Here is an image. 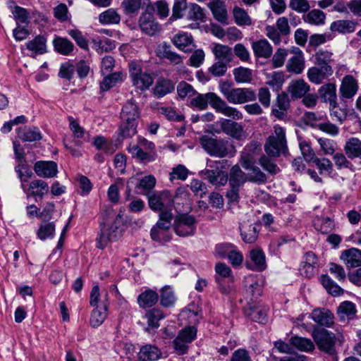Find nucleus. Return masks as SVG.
<instances>
[{
    "mask_svg": "<svg viewBox=\"0 0 361 361\" xmlns=\"http://www.w3.org/2000/svg\"><path fill=\"white\" fill-rule=\"evenodd\" d=\"M291 52L293 56L288 59L286 70L291 73L300 74L305 68L304 55L299 48H293Z\"/></svg>",
    "mask_w": 361,
    "mask_h": 361,
    "instance_id": "obj_17",
    "label": "nucleus"
},
{
    "mask_svg": "<svg viewBox=\"0 0 361 361\" xmlns=\"http://www.w3.org/2000/svg\"><path fill=\"white\" fill-rule=\"evenodd\" d=\"M18 177L21 181V187L27 197H33L35 201L42 200L44 195L49 192V185L43 180L37 179L31 181L28 187L25 185V180L23 178V173L18 171Z\"/></svg>",
    "mask_w": 361,
    "mask_h": 361,
    "instance_id": "obj_9",
    "label": "nucleus"
},
{
    "mask_svg": "<svg viewBox=\"0 0 361 361\" xmlns=\"http://www.w3.org/2000/svg\"><path fill=\"white\" fill-rule=\"evenodd\" d=\"M266 83L275 90L278 91L281 88L285 79L284 75L281 71H274L270 73H267L266 75Z\"/></svg>",
    "mask_w": 361,
    "mask_h": 361,
    "instance_id": "obj_48",
    "label": "nucleus"
},
{
    "mask_svg": "<svg viewBox=\"0 0 361 361\" xmlns=\"http://www.w3.org/2000/svg\"><path fill=\"white\" fill-rule=\"evenodd\" d=\"M290 343L300 351L311 352L314 349V343L304 337L293 336L290 338Z\"/></svg>",
    "mask_w": 361,
    "mask_h": 361,
    "instance_id": "obj_47",
    "label": "nucleus"
},
{
    "mask_svg": "<svg viewBox=\"0 0 361 361\" xmlns=\"http://www.w3.org/2000/svg\"><path fill=\"white\" fill-rule=\"evenodd\" d=\"M344 151L348 158L361 159V141L356 137L350 138L344 146Z\"/></svg>",
    "mask_w": 361,
    "mask_h": 361,
    "instance_id": "obj_37",
    "label": "nucleus"
},
{
    "mask_svg": "<svg viewBox=\"0 0 361 361\" xmlns=\"http://www.w3.org/2000/svg\"><path fill=\"white\" fill-rule=\"evenodd\" d=\"M187 17L189 20H203L204 14L202 8L196 4H189Z\"/></svg>",
    "mask_w": 361,
    "mask_h": 361,
    "instance_id": "obj_61",
    "label": "nucleus"
},
{
    "mask_svg": "<svg viewBox=\"0 0 361 361\" xmlns=\"http://www.w3.org/2000/svg\"><path fill=\"white\" fill-rule=\"evenodd\" d=\"M246 174L238 165L233 166L230 170L229 185L231 187L240 188L247 180Z\"/></svg>",
    "mask_w": 361,
    "mask_h": 361,
    "instance_id": "obj_36",
    "label": "nucleus"
},
{
    "mask_svg": "<svg viewBox=\"0 0 361 361\" xmlns=\"http://www.w3.org/2000/svg\"><path fill=\"white\" fill-rule=\"evenodd\" d=\"M173 214L171 212H163L159 214V219L151 229L152 240L164 243L171 240L172 235L169 232Z\"/></svg>",
    "mask_w": 361,
    "mask_h": 361,
    "instance_id": "obj_8",
    "label": "nucleus"
},
{
    "mask_svg": "<svg viewBox=\"0 0 361 361\" xmlns=\"http://www.w3.org/2000/svg\"><path fill=\"white\" fill-rule=\"evenodd\" d=\"M36 234L37 238L42 241L52 239L55 235L54 222H44L41 224Z\"/></svg>",
    "mask_w": 361,
    "mask_h": 361,
    "instance_id": "obj_43",
    "label": "nucleus"
},
{
    "mask_svg": "<svg viewBox=\"0 0 361 361\" xmlns=\"http://www.w3.org/2000/svg\"><path fill=\"white\" fill-rule=\"evenodd\" d=\"M305 23L315 26L325 24L326 14L319 9H312L303 16Z\"/></svg>",
    "mask_w": 361,
    "mask_h": 361,
    "instance_id": "obj_41",
    "label": "nucleus"
},
{
    "mask_svg": "<svg viewBox=\"0 0 361 361\" xmlns=\"http://www.w3.org/2000/svg\"><path fill=\"white\" fill-rule=\"evenodd\" d=\"M100 83L102 91H107L123 81V73L121 71L106 74Z\"/></svg>",
    "mask_w": 361,
    "mask_h": 361,
    "instance_id": "obj_42",
    "label": "nucleus"
},
{
    "mask_svg": "<svg viewBox=\"0 0 361 361\" xmlns=\"http://www.w3.org/2000/svg\"><path fill=\"white\" fill-rule=\"evenodd\" d=\"M18 137L25 142H33L42 139L41 133L37 128L20 130L18 132Z\"/></svg>",
    "mask_w": 361,
    "mask_h": 361,
    "instance_id": "obj_57",
    "label": "nucleus"
},
{
    "mask_svg": "<svg viewBox=\"0 0 361 361\" xmlns=\"http://www.w3.org/2000/svg\"><path fill=\"white\" fill-rule=\"evenodd\" d=\"M319 94L322 100L330 104L337 102L336 87L334 83L324 84L319 89Z\"/></svg>",
    "mask_w": 361,
    "mask_h": 361,
    "instance_id": "obj_32",
    "label": "nucleus"
},
{
    "mask_svg": "<svg viewBox=\"0 0 361 361\" xmlns=\"http://www.w3.org/2000/svg\"><path fill=\"white\" fill-rule=\"evenodd\" d=\"M235 245L230 243H222L216 245L214 254L219 258H227L228 255L233 251Z\"/></svg>",
    "mask_w": 361,
    "mask_h": 361,
    "instance_id": "obj_59",
    "label": "nucleus"
},
{
    "mask_svg": "<svg viewBox=\"0 0 361 361\" xmlns=\"http://www.w3.org/2000/svg\"><path fill=\"white\" fill-rule=\"evenodd\" d=\"M214 18L222 24H228V13L226 6L221 0H213L208 4Z\"/></svg>",
    "mask_w": 361,
    "mask_h": 361,
    "instance_id": "obj_27",
    "label": "nucleus"
},
{
    "mask_svg": "<svg viewBox=\"0 0 361 361\" xmlns=\"http://www.w3.org/2000/svg\"><path fill=\"white\" fill-rule=\"evenodd\" d=\"M332 73L331 66L330 65H325L309 68L307 75L310 82L319 85L330 77Z\"/></svg>",
    "mask_w": 361,
    "mask_h": 361,
    "instance_id": "obj_15",
    "label": "nucleus"
},
{
    "mask_svg": "<svg viewBox=\"0 0 361 361\" xmlns=\"http://www.w3.org/2000/svg\"><path fill=\"white\" fill-rule=\"evenodd\" d=\"M171 199L168 192H154L148 197V202L149 207L154 211L169 212L164 210L167 203H171Z\"/></svg>",
    "mask_w": 361,
    "mask_h": 361,
    "instance_id": "obj_19",
    "label": "nucleus"
},
{
    "mask_svg": "<svg viewBox=\"0 0 361 361\" xmlns=\"http://www.w3.org/2000/svg\"><path fill=\"white\" fill-rule=\"evenodd\" d=\"M246 267L252 271H262L267 268L265 255L260 249L250 251L249 259L246 261Z\"/></svg>",
    "mask_w": 361,
    "mask_h": 361,
    "instance_id": "obj_13",
    "label": "nucleus"
},
{
    "mask_svg": "<svg viewBox=\"0 0 361 361\" xmlns=\"http://www.w3.org/2000/svg\"><path fill=\"white\" fill-rule=\"evenodd\" d=\"M212 52L218 61L230 63L233 59L232 49L226 45L215 44L212 48Z\"/></svg>",
    "mask_w": 361,
    "mask_h": 361,
    "instance_id": "obj_39",
    "label": "nucleus"
},
{
    "mask_svg": "<svg viewBox=\"0 0 361 361\" xmlns=\"http://www.w3.org/2000/svg\"><path fill=\"white\" fill-rule=\"evenodd\" d=\"M357 80L351 75L344 76L339 88L343 99H352L357 92Z\"/></svg>",
    "mask_w": 361,
    "mask_h": 361,
    "instance_id": "obj_16",
    "label": "nucleus"
},
{
    "mask_svg": "<svg viewBox=\"0 0 361 361\" xmlns=\"http://www.w3.org/2000/svg\"><path fill=\"white\" fill-rule=\"evenodd\" d=\"M36 174L42 178H53L58 173V166L53 161H39L34 165Z\"/></svg>",
    "mask_w": 361,
    "mask_h": 361,
    "instance_id": "obj_18",
    "label": "nucleus"
},
{
    "mask_svg": "<svg viewBox=\"0 0 361 361\" xmlns=\"http://www.w3.org/2000/svg\"><path fill=\"white\" fill-rule=\"evenodd\" d=\"M235 23L239 26H250L252 20L247 13L243 8L235 6L233 10Z\"/></svg>",
    "mask_w": 361,
    "mask_h": 361,
    "instance_id": "obj_52",
    "label": "nucleus"
},
{
    "mask_svg": "<svg viewBox=\"0 0 361 361\" xmlns=\"http://www.w3.org/2000/svg\"><path fill=\"white\" fill-rule=\"evenodd\" d=\"M259 164L265 171L271 174H276L279 171V168L275 162L265 155H262L260 157Z\"/></svg>",
    "mask_w": 361,
    "mask_h": 361,
    "instance_id": "obj_62",
    "label": "nucleus"
},
{
    "mask_svg": "<svg viewBox=\"0 0 361 361\" xmlns=\"http://www.w3.org/2000/svg\"><path fill=\"white\" fill-rule=\"evenodd\" d=\"M196 229V220L192 215L180 214L174 219V230L176 233L182 237L192 235Z\"/></svg>",
    "mask_w": 361,
    "mask_h": 361,
    "instance_id": "obj_10",
    "label": "nucleus"
},
{
    "mask_svg": "<svg viewBox=\"0 0 361 361\" xmlns=\"http://www.w3.org/2000/svg\"><path fill=\"white\" fill-rule=\"evenodd\" d=\"M52 43L55 51L62 55H69L74 49V45L70 40L59 36L54 38Z\"/></svg>",
    "mask_w": 361,
    "mask_h": 361,
    "instance_id": "obj_38",
    "label": "nucleus"
},
{
    "mask_svg": "<svg viewBox=\"0 0 361 361\" xmlns=\"http://www.w3.org/2000/svg\"><path fill=\"white\" fill-rule=\"evenodd\" d=\"M313 163L317 166L322 175H330L333 171V164L326 158H317Z\"/></svg>",
    "mask_w": 361,
    "mask_h": 361,
    "instance_id": "obj_60",
    "label": "nucleus"
},
{
    "mask_svg": "<svg viewBox=\"0 0 361 361\" xmlns=\"http://www.w3.org/2000/svg\"><path fill=\"white\" fill-rule=\"evenodd\" d=\"M202 147L210 155L217 157H224L234 152V147L228 140L218 139L214 135H202L200 138Z\"/></svg>",
    "mask_w": 361,
    "mask_h": 361,
    "instance_id": "obj_5",
    "label": "nucleus"
},
{
    "mask_svg": "<svg viewBox=\"0 0 361 361\" xmlns=\"http://www.w3.org/2000/svg\"><path fill=\"white\" fill-rule=\"evenodd\" d=\"M233 76L238 83H250L252 80V71L245 67L235 68Z\"/></svg>",
    "mask_w": 361,
    "mask_h": 361,
    "instance_id": "obj_54",
    "label": "nucleus"
},
{
    "mask_svg": "<svg viewBox=\"0 0 361 361\" xmlns=\"http://www.w3.org/2000/svg\"><path fill=\"white\" fill-rule=\"evenodd\" d=\"M312 337L318 349L328 355L335 354L336 352V345L338 343L341 345L344 340L341 334L338 333L336 334L325 329H314L312 333Z\"/></svg>",
    "mask_w": 361,
    "mask_h": 361,
    "instance_id": "obj_2",
    "label": "nucleus"
},
{
    "mask_svg": "<svg viewBox=\"0 0 361 361\" xmlns=\"http://www.w3.org/2000/svg\"><path fill=\"white\" fill-rule=\"evenodd\" d=\"M140 112L136 104L133 101H128L123 106L120 126L121 135L123 137H131L137 133V120Z\"/></svg>",
    "mask_w": 361,
    "mask_h": 361,
    "instance_id": "obj_3",
    "label": "nucleus"
},
{
    "mask_svg": "<svg viewBox=\"0 0 361 361\" xmlns=\"http://www.w3.org/2000/svg\"><path fill=\"white\" fill-rule=\"evenodd\" d=\"M130 75L133 85L140 90L148 89L153 83L152 77L145 72H142L137 63L133 62L129 67Z\"/></svg>",
    "mask_w": 361,
    "mask_h": 361,
    "instance_id": "obj_11",
    "label": "nucleus"
},
{
    "mask_svg": "<svg viewBox=\"0 0 361 361\" xmlns=\"http://www.w3.org/2000/svg\"><path fill=\"white\" fill-rule=\"evenodd\" d=\"M128 151L133 157L144 163L153 161L157 158V153L147 152L137 145H130L128 147Z\"/></svg>",
    "mask_w": 361,
    "mask_h": 361,
    "instance_id": "obj_33",
    "label": "nucleus"
},
{
    "mask_svg": "<svg viewBox=\"0 0 361 361\" xmlns=\"http://www.w3.org/2000/svg\"><path fill=\"white\" fill-rule=\"evenodd\" d=\"M256 99V93L250 87H237L233 89L227 101L233 104H242Z\"/></svg>",
    "mask_w": 361,
    "mask_h": 361,
    "instance_id": "obj_12",
    "label": "nucleus"
},
{
    "mask_svg": "<svg viewBox=\"0 0 361 361\" xmlns=\"http://www.w3.org/2000/svg\"><path fill=\"white\" fill-rule=\"evenodd\" d=\"M337 312L342 319H352L356 314L355 305L352 302L345 301L340 304Z\"/></svg>",
    "mask_w": 361,
    "mask_h": 361,
    "instance_id": "obj_51",
    "label": "nucleus"
},
{
    "mask_svg": "<svg viewBox=\"0 0 361 361\" xmlns=\"http://www.w3.org/2000/svg\"><path fill=\"white\" fill-rule=\"evenodd\" d=\"M226 160H207V164L211 169L201 171V174L216 188L224 186L228 182V173L224 170Z\"/></svg>",
    "mask_w": 361,
    "mask_h": 361,
    "instance_id": "obj_6",
    "label": "nucleus"
},
{
    "mask_svg": "<svg viewBox=\"0 0 361 361\" xmlns=\"http://www.w3.org/2000/svg\"><path fill=\"white\" fill-rule=\"evenodd\" d=\"M310 317L318 324L326 327H331L334 323V314L326 309H314Z\"/></svg>",
    "mask_w": 361,
    "mask_h": 361,
    "instance_id": "obj_22",
    "label": "nucleus"
},
{
    "mask_svg": "<svg viewBox=\"0 0 361 361\" xmlns=\"http://www.w3.org/2000/svg\"><path fill=\"white\" fill-rule=\"evenodd\" d=\"M288 50L284 48H279L274 54L271 63L275 68L282 67L288 56Z\"/></svg>",
    "mask_w": 361,
    "mask_h": 361,
    "instance_id": "obj_63",
    "label": "nucleus"
},
{
    "mask_svg": "<svg viewBox=\"0 0 361 361\" xmlns=\"http://www.w3.org/2000/svg\"><path fill=\"white\" fill-rule=\"evenodd\" d=\"M105 300L102 307H97L92 312L90 317V325L97 328L99 327L104 322L107 317V311L109 307L108 293H105Z\"/></svg>",
    "mask_w": 361,
    "mask_h": 361,
    "instance_id": "obj_24",
    "label": "nucleus"
},
{
    "mask_svg": "<svg viewBox=\"0 0 361 361\" xmlns=\"http://www.w3.org/2000/svg\"><path fill=\"white\" fill-rule=\"evenodd\" d=\"M235 55L243 62L250 63V54L247 48L243 44L238 43L234 46Z\"/></svg>",
    "mask_w": 361,
    "mask_h": 361,
    "instance_id": "obj_64",
    "label": "nucleus"
},
{
    "mask_svg": "<svg viewBox=\"0 0 361 361\" xmlns=\"http://www.w3.org/2000/svg\"><path fill=\"white\" fill-rule=\"evenodd\" d=\"M157 56L166 59L173 65H179L183 63V57L171 49L170 45L166 43L161 44L157 49Z\"/></svg>",
    "mask_w": 361,
    "mask_h": 361,
    "instance_id": "obj_29",
    "label": "nucleus"
},
{
    "mask_svg": "<svg viewBox=\"0 0 361 361\" xmlns=\"http://www.w3.org/2000/svg\"><path fill=\"white\" fill-rule=\"evenodd\" d=\"M176 298L172 288L169 286H165L161 290L160 303L165 307H173L176 302Z\"/></svg>",
    "mask_w": 361,
    "mask_h": 361,
    "instance_id": "obj_49",
    "label": "nucleus"
},
{
    "mask_svg": "<svg viewBox=\"0 0 361 361\" xmlns=\"http://www.w3.org/2000/svg\"><path fill=\"white\" fill-rule=\"evenodd\" d=\"M320 281L324 288L332 295L338 296L343 293L342 288L329 276L322 275L321 276Z\"/></svg>",
    "mask_w": 361,
    "mask_h": 361,
    "instance_id": "obj_56",
    "label": "nucleus"
},
{
    "mask_svg": "<svg viewBox=\"0 0 361 361\" xmlns=\"http://www.w3.org/2000/svg\"><path fill=\"white\" fill-rule=\"evenodd\" d=\"M340 258L349 268L361 266V250L357 248L343 250Z\"/></svg>",
    "mask_w": 361,
    "mask_h": 361,
    "instance_id": "obj_25",
    "label": "nucleus"
},
{
    "mask_svg": "<svg viewBox=\"0 0 361 361\" xmlns=\"http://www.w3.org/2000/svg\"><path fill=\"white\" fill-rule=\"evenodd\" d=\"M171 42L177 49L184 52H190L195 47L191 34L183 31L175 34L171 39Z\"/></svg>",
    "mask_w": 361,
    "mask_h": 361,
    "instance_id": "obj_14",
    "label": "nucleus"
},
{
    "mask_svg": "<svg viewBox=\"0 0 361 361\" xmlns=\"http://www.w3.org/2000/svg\"><path fill=\"white\" fill-rule=\"evenodd\" d=\"M330 29L333 32L339 33H350L355 31V24L350 20H338L331 24Z\"/></svg>",
    "mask_w": 361,
    "mask_h": 361,
    "instance_id": "obj_45",
    "label": "nucleus"
},
{
    "mask_svg": "<svg viewBox=\"0 0 361 361\" xmlns=\"http://www.w3.org/2000/svg\"><path fill=\"white\" fill-rule=\"evenodd\" d=\"M259 151V146L256 142H252L245 146L242 152L240 159L241 164L245 169H249L253 165Z\"/></svg>",
    "mask_w": 361,
    "mask_h": 361,
    "instance_id": "obj_21",
    "label": "nucleus"
},
{
    "mask_svg": "<svg viewBox=\"0 0 361 361\" xmlns=\"http://www.w3.org/2000/svg\"><path fill=\"white\" fill-rule=\"evenodd\" d=\"M123 230L120 220L116 219L111 224H104L96 239L97 248H105L109 243L118 240L122 235Z\"/></svg>",
    "mask_w": 361,
    "mask_h": 361,
    "instance_id": "obj_7",
    "label": "nucleus"
},
{
    "mask_svg": "<svg viewBox=\"0 0 361 361\" xmlns=\"http://www.w3.org/2000/svg\"><path fill=\"white\" fill-rule=\"evenodd\" d=\"M120 20V15L113 8H109L99 16V21L103 25L118 24Z\"/></svg>",
    "mask_w": 361,
    "mask_h": 361,
    "instance_id": "obj_53",
    "label": "nucleus"
},
{
    "mask_svg": "<svg viewBox=\"0 0 361 361\" xmlns=\"http://www.w3.org/2000/svg\"><path fill=\"white\" fill-rule=\"evenodd\" d=\"M310 90V85L302 79L291 81L288 86V92L293 99L302 98Z\"/></svg>",
    "mask_w": 361,
    "mask_h": 361,
    "instance_id": "obj_26",
    "label": "nucleus"
},
{
    "mask_svg": "<svg viewBox=\"0 0 361 361\" xmlns=\"http://www.w3.org/2000/svg\"><path fill=\"white\" fill-rule=\"evenodd\" d=\"M174 90L173 83L169 80H160L157 82L154 90V94L160 98L171 92Z\"/></svg>",
    "mask_w": 361,
    "mask_h": 361,
    "instance_id": "obj_55",
    "label": "nucleus"
},
{
    "mask_svg": "<svg viewBox=\"0 0 361 361\" xmlns=\"http://www.w3.org/2000/svg\"><path fill=\"white\" fill-rule=\"evenodd\" d=\"M161 355L159 349L152 345L142 346L139 352V357L142 361H155L159 360Z\"/></svg>",
    "mask_w": 361,
    "mask_h": 361,
    "instance_id": "obj_40",
    "label": "nucleus"
},
{
    "mask_svg": "<svg viewBox=\"0 0 361 361\" xmlns=\"http://www.w3.org/2000/svg\"><path fill=\"white\" fill-rule=\"evenodd\" d=\"M190 104L200 110L205 109L209 104L216 112L221 113L227 117H231L234 120L243 118V114L240 111L236 108L228 106L225 101L213 92L197 94L191 99Z\"/></svg>",
    "mask_w": 361,
    "mask_h": 361,
    "instance_id": "obj_1",
    "label": "nucleus"
},
{
    "mask_svg": "<svg viewBox=\"0 0 361 361\" xmlns=\"http://www.w3.org/2000/svg\"><path fill=\"white\" fill-rule=\"evenodd\" d=\"M240 235L246 243H253L257 239L258 231L254 224L243 223L240 226Z\"/></svg>",
    "mask_w": 361,
    "mask_h": 361,
    "instance_id": "obj_35",
    "label": "nucleus"
},
{
    "mask_svg": "<svg viewBox=\"0 0 361 361\" xmlns=\"http://www.w3.org/2000/svg\"><path fill=\"white\" fill-rule=\"evenodd\" d=\"M92 49L102 54L104 51H110L116 47L115 42L106 39L102 40L99 37H94L92 39Z\"/></svg>",
    "mask_w": 361,
    "mask_h": 361,
    "instance_id": "obj_44",
    "label": "nucleus"
},
{
    "mask_svg": "<svg viewBox=\"0 0 361 361\" xmlns=\"http://www.w3.org/2000/svg\"><path fill=\"white\" fill-rule=\"evenodd\" d=\"M222 130L228 135L233 138L240 140L245 135L243 127L241 124L231 121L230 120H225L222 123Z\"/></svg>",
    "mask_w": 361,
    "mask_h": 361,
    "instance_id": "obj_28",
    "label": "nucleus"
},
{
    "mask_svg": "<svg viewBox=\"0 0 361 361\" xmlns=\"http://www.w3.org/2000/svg\"><path fill=\"white\" fill-rule=\"evenodd\" d=\"M26 48L31 51L30 56L43 54L47 52V39L42 35H37L25 44Z\"/></svg>",
    "mask_w": 361,
    "mask_h": 361,
    "instance_id": "obj_30",
    "label": "nucleus"
},
{
    "mask_svg": "<svg viewBox=\"0 0 361 361\" xmlns=\"http://www.w3.org/2000/svg\"><path fill=\"white\" fill-rule=\"evenodd\" d=\"M145 318L147 322V330L157 329L159 326V321L164 318V314L160 310L154 308L146 313Z\"/></svg>",
    "mask_w": 361,
    "mask_h": 361,
    "instance_id": "obj_46",
    "label": "nucleus"
},
{
    "mask_svg": "<svg viewBox=\"0 0 361 361\" xmlns=\"http://www.w3.org/2000/svg\"><path fill=\"white\" fill-rule=\"evenodd\" d=\"M158 300V293L155 290L147 289L139 295L137 303L141 308H147L154 305Z\"/></svg>",
    "mask_w": 361,
    "mask_h": 361,
    "instance_id": "obj_34",
    "label": "nucleus"
},
{
    "mask_svg": "<svg viewBox=\"0 0 361 361\" xmlns=\"http://www.w3.org/2000/svg\"><path fill=\"white\" fill-rule=\"evenodd\" d=\"M246 293L251 300L257 299L262 292V281L253 276L246 278Z\"/></svg>",
    "mask_w": 361,
    "mask_h": 361,
    "instance_id": "obj_31",
    "label": "nucleus"
},
{
    "mask_svg": "<svg viewBox=\"0 0 361 361\" xmlns=\"http://www.w3.org/2000/svg\"><path fill=\"white\" fill-rule=\"evenodd\" d=\"M216 281L219 286L221 285L224 279L231 278L232 271L231 268L223 262H219L215 265Z\"/></svg>",
    "mask_w": 361,
    "mask_h": 361,
    "instance_id": "obj_58",
    "label": "nucleus"
},
{
    "mask_svg": "<svg viewBox=\"0 0 361 361\" xmlns=\"http://www.w3.org/2000/svg\"><path fill=\"white\" fill-rule=\"evenodd\" d=\"M290 106V100L286 92L279 94L276 99V103L272 108V114L279 119H283L287 110Z\"/></svg>",
    "mask_w": 361,
    "mask_h": 361,
    "instance_id": "obj_23",
    "label": "nucleus"
},
{
    "mask_svg": "<svg viewBox=\"0 0 361 361\" xmlns=\"http://www.w3.org/2000/svg\"><path fill=\"white\" fill-rule=\"evenodd\" d=\"M274 135L269 136L264 144V151L269 157H278L288 152L286 131L279 125L274 127Z\"/></svg>",
    "mask_w": 361,
    "mask_h": 361,
    "instance_id": "obj_4",
    "label": "nucleus"
},
{
    "mask_svg": "<svg viewBox=\"0 0 361 361\" xmlns=\"http://www.w3.org/2000/svg\"><path fill=\"white\" fill-rule=\"evenodd\" d=\"M267 307L257 306L251 307L250 312H247V314L252 321L264 324L267 321Z\"/></svg>",
    "mask_w": 361,
    "mask_h": 361,
    "instance_id": "obj_50",
    "label": "nucleus"
},
{
    "mask_svg": "<svg viewBox=\"0 0 361 361\" xmlns=\"http://www.w3.org/2000/svg\"><path fill=\"white\" fill-rule=\"evenodd\" d=\"M251 47L254 56L257 59H269L273 54V48L271 44L266 39H260L252 41Z\"/></svg>",
    "mask_w": 361,
    "mask_h": 361,
    "instance_id": "obj_20",
    "label": "nucleus"
}]
</instances>
